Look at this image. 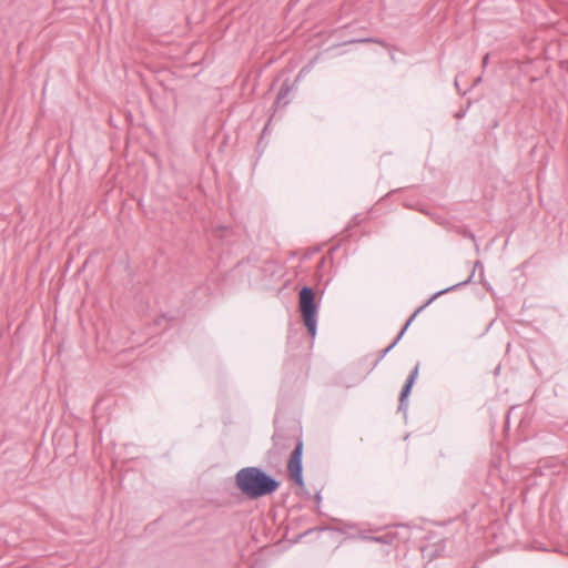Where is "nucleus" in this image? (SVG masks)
Here are the masks:
<instances>
[{"mask_svg": "<svg viewBox=\"0 0 568 568\" xmlns=\"http://www.w3.org/2000/svg\"><path fill=\"white\" fill-rule=\"evenodd\" d=\"M462 234L464 237L470 239L473 242L476 241L475 234L470 230H464Z\"/></svg>", "mask_w": 568, "mask_h": 568, "instance_id": "9d476101", "label": "nucleus"}, {"mask_svg": "<svg viewBox=\"0 0 568 568\" xmlns=\"http://www.w3.org/2000/svg\"><path fill=\"white\" fill-rule=\"evenodd\" d=\"M459 85V82L457 81V79H455V87L458 88Z\"/></svg>", "mask_w": 568, "mask_h": 568, "instance_id": "ddd939ff", "label": "nucleus"}, {"mask_svg": "<svg viewBox=\"0 0 568 568\" xmlns=\"http://www.w3.org/2000/svg\"><path fill=\"white\" fill-rule=\"evenodd\" d=\"M488 60H489V54H485V57L483 58V67H486L488 64Z\"/></svg>", "mask_w": 568, "mask_h": 568, "instance_id": "9b49d317", "label": "nucleus"}, {"mask_svg": "<svg viewBox=\"0 0 568 568\" xmlns=\"http://www.w3.org/2000/svg\"><path fill=\"white\" fill-rule=\"evenodd\" d=\"M418 373H419V363H417L415 365V367L413 368V371L410 372V374L408 375L403 388H402V392H400V395H399V408H403L405 406V400L406 398L409 396L410 392H412V388H413V385L418 376Z\"/></svg>", "mask_w": 568, "mask_h": 568, "instance_id": "423d86ee", "label": "nucleus"}, {"mask_svg": "<svg viewBox=\"0 0 568 568\" xmlns=\"http://www.w3.org/2000/svg\"><path fill=\"white\" fill-rule=\"evenodd\" d=\"M315 292L310 286H303L298 293V308L303 323L312 338L315 337L317 331V312L318 304L315 301Z\"/></svg>", "mask_w": 568, "mask_h": 568, "instance_id": "f03ea898", "label": "nucleus"}, {"mask_svg": "<svg viewBox=\"0 0 568 568\" xmlns=\"http://www.w3.org/2000/svg\"><path fill=\"white\" fill-rule=\"evenodd\" d=\"M358 537L363 540H369V541H374V542H378V544L390 545V544H393V541L395 539V534L387 532L382 536H367L364 534V531H361Z\"/></svg>", "mask_w": 568, "mask_h": 568, "instance_id": "0eeeda50", "label": "nucleus"}, {"mask_svg": "<svg viewBox=\"0 0 568 568\" xmlns=\"http://www.w3.org/2000/svg\"><path fill=\"white\" fill-rule=\"evenodd\" d=\"M321 499H322L321 495H320V494H317V495H316V501H317V503H320V501H321Z\"/></svg>", "mask_w": 568, "mask_h": 568, "instance_id": "f8f14e48", "label": "nucleus"}, {"mask_svg": "<svg viewBox=\"0 0 568 568\" xmlns=\"http://www.w3.org/2000/svg\"><path fill=\"white\" fill-rule=\"evenodd\" d=\"M474 274H475V268L471 271L470 275L463 282H459L457 284H454L447 288H444L442 291H438L436 292L430 298H428L422 306H419L413 314L412 316L407 320V322L405 323V325L403 326V328L400 329V332L398 333V335L396 336V338L393 341V343L390 345H388L385 349L381 351L378 356H377V359L375 362V366L386 356V354L388 352H390L395 346L396 344L400 341V338L404 336L405 332L407 331V328L409 327V325L413 323V321L415 320V317L422 312L424 311L428 305H430L438 296L447 293V292H450L459 286H463V285H467L471 282L473 277H474Z\"/></svg>", "mask_w": 568, "mask_h": 568, "instance_id": "7ed1b4c3", "label": "nucleus"}, {"mask_svg": "<svg viewBox=\"0 0 568 568\" xmlns=\"http://www.w3.org/2000/svg\"><path fill=\"white\" fill-rule=\"evenodd\" d=\"M235 485L250 499L272 495L280 488V480L260 467L248 466L235 474Z\"/></svg>", "mask_w": 568, "mask_h": 568, "instance_id": "f257e3e1", "label": "nucleus"}, {"mask_svg": "<svg viewBox=\"0 0 568 568\" xmlns=\"http://www.w3.org/2000/svg\"><path fill=\"white\" fill-rule=\"evenodd\" d=\"M292 90V85L290 84L288 81H285L278 93H277V97H276V100H275V105L276 108H280V106H286L288 104V100H287V97L290 94Z\"/></svg>", "mask_w": 568, "mask_h": 568, "instance_id": "6e6552de", "label": "nucleus"}, {"mask_svg": "<svg viewBox=\"0 0 568 568\" xmlns=\"http://www.w3.org/2000/svg\"><path fill=\"white\" fill-rule=\"evenodd\" d=\"M377 43L384 48H387L388 44L382 40V39H376V38H361V39H353V40H349V41H346L344 42V44H347V43Z\"/></svg>", "mask_w": 568, "mask_h": 568, "instance_id": "1a4fd4ad", "label": "nucleus"}, {"mask_svg": "<svg viewBox=\"0 0 568 568\" xmlns=\"http://www.w3.org/2000/svg\"><path fill=\"white\" fill-rule=\"evenodd\" d=\"M418 373H419V363H417L415 365V367L413 368V371L410 372V374L408 375L403 388H402V392H400V395H399V408H403L405 406V400L406 398L409 396L410 392H412V388H413V385L418 376Z\"/></svg>", "mask_w": 568, "mask_h": 568, "instance_id": "39448f33", "label": "nucleus"}, {"mask_svg": "<svg viewBox=\"0 0 568 568\" xmlns=\"http://www.w3.org/2000/svg\"><path fill=\"white\" fill-rule=\"evenodd\" d=\"M302 456H303V440H297L287 464V471L290 475V478L297 485V486H304V478H303V464H302Z\"/></svg>", "mask_w": 568, "mask_h": 568, "instance_id": "20e7f679", "label": "nucleus"}]
</instances>
